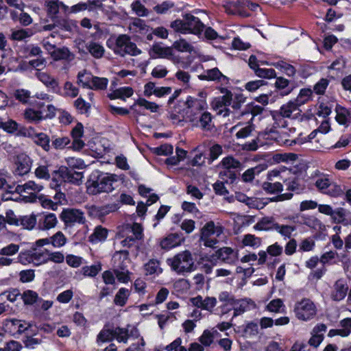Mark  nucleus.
Instances as JSON below:
<instances>
[{
  "label": "nucleus",
  "instance_id": "f257e3e1",
  "mask_svg": "<svg viewBox=\"0 0 351 351\" xmlns=\"http://www.w3.org/2000/svg\"><path fill=\"white\" fill-rule=\"evenodd\" d=\"M143 228L138 223L126 224L121 227L117 234V239L120 240V244L123 247L130 248L138 244L143 238Z\"/></svg>",
  "mask_w": 351,
  "mask_h": 351
},
{
  "label": "nucleus",
  "instance_id": "f03ea898",
  "mask_svg": "<svg viewBox=\"0 0 351 351\" xmlns=\"http://www.w3.org/2000/svg\"><path fill=\"white\" fill-rule=\"evenodd\" d=\"M171 269L178 275H184L195 270V263L191 253L185 250L167 259Z\"/></svg>",
  "mask_w": 351,
  "mask_h": 351
},
{
  "label": "nucleus",
  "instance_id": "7ed1b4c3",
  "mask_svg": "<svg viewBox=\"0 0 351 351\" xmlns=\"http://www.w3.org/2000/svg\"><path fill=\"white\" fill-rule=\"evenodd\" d=\"M171 27L178 32L182 34L192 33L194 34H200L204 27L199 18L190 14H186L183 20L177 19L171 22Z\"/></svg>",
  "mask_w": 351,
  "mask_h": 351
},
{
  "label": "nucleus",
  "instance_id": "20e7f679",
  "mask_svg": "<svg viewBox=\"0 0 351 351\" xmlns=\"http://www.w3.org/2000/svg\"><path fill=\"white\" fill-rule=\"evenodd\" d=\"M16 259L17 263L23 265L32 264L34 266H40L47 263V250L32 247L29 250L21 252Z\"/></svg>",
  "mask_w": 351,
  "mask_h": 351
},
{
  "label": "nucleus",
  "instance_id": "39448f33",
  "mask_svg": "<svg viewBox=\"0 0 351 351\" xmlns=\"http://www.w3.org/2000/svg\"><path fill=\"white\" fill-rule=\"evenodd\" d=\"M114 181V177H90L86 182L87 192L91 195L110 192Z\"/></svg>",
  "mask_w": 351,
  "mask_h": 351
},
{
  "label": "nucleus",
  "instance_id": "423d86ee",
  "mask_svg": "<svg viewBox=\"0 0 351 351\" xmlns=\"http://www.w3.org/2000/svg\"><path fill=\"white\" fill-rule=\"evenodd\" d=\"M317 306L308 298H303L295 302L293 312L295 317L301 321L308 322L313 319L317 314Z\"/></svg>",
  "mask_w": 351,
  "mask_h": 351
},
{
  "label": "nucleus",
  "instance_id": "0eeeda50",
  "mask_svg": "<svg viewBox=\"0 0 351 351\" xmlns=\"http://www.w3.org/2000/svg\"><path fill=\"white\" fill-rule=\"evenodd\" d=\"M223 233L221 226H216L212 221L207 222L202 228L200 240L204 245L214 247L218 243L217 238Z\"/></svg>",
  "mask_w": 351,
  "mask_h": 351
},
{
  "label": "nucleus",
  "instance_id": "6e6552de",
  "mask_svg": "<svg viewBox=\"0 0 351 351\" xmlns=\"http://www.w3.org/2000/svg\"><path fill=\"white\" fill-rule=\"evenodd\" d=\"M114 52L121 56L125 54L137 56L141 53V51L137 48L136 45L132 43L129 36L120 35L116 40Z\"/></svg>",
  "mask_w": 351,
  "mask_h": 351
},
{
  "label": "nucleus",
  "instance_id": "1a4fd4ad",
  "mask_svg": "<svg viewBox=\"0 0 351 351\" xmlns=\"http://www.w3.org/2000/svg\"><path fill=\"white\" fill-rule=\"evenodd\" d=\"M5 191L8 193H27L33 195L34 193L40 191L43 189V186L40 183H36L34 181H29L25 184L21 185L17 184L15 181L10 178V182H7Z\"/></svg>",
  "mask_w": 351,
  "mask_h": 351
},
{
  "label": "nucleus",
  "instance_id": "9d476101",
  "mask_svg": "<svg viewBox=\"0 0 351 351\" xmlns=\"http://www.w3.org/2000/svg\"><path fill=\"white\" fill-rule=\"evenodd\" d=\"M315 185L320 192L330 196L338 197L343 193L341 186L327 177L317 180Z\"/></svg>",
  "mask_w": 351,
  "mask_h": 351
},
{
  "label": "nucleus",
  "instance_id": "9b49d317",
  "mask_svg": "<svg viewBox=\"0 0 351 351\" xmlns=\"http://www.w3.org/2000/svg\"><path fill=\"white\" fill-rule=\"evenodd\" d=\"M61 219L67 226L74 223H84L86 219L82 211L78 209H64L61 214Z\"/></svg>",
  "mask_w": 351,
  "mask_h": 351
},
{
  "label": "nucleus",
  "instance_id": "f8f14e48",
  "mask_svg": "<svg viewBox=\"0 0 351 351\" xmlns=\"http://www.w3.org/2000/svg\"><path fill=\"white\" fill-rule=\"evenodd\" d=\"M306 165L304 163H298L295 165H293L287 163V166L280 167L278 169H276L272 171V176H279L281 173L285 176H289L291 174L300 176L306 174Z\"/></svg>",
  "mask_w": 351,
  "mask_h": 351
},
{
  "label": "nucleus",
  "instance_id": "ddd939ff",
  "mask_svg": "<svg viewBox=\"0 0 351 351\" xmlns=\"http://www.w3.org/2000/svg\"><path fill=\"white\" fill-rule=\"evenodd\" d=\"M190 302L193 306L203 310L212 312L214 307L217 305V298L215 297H206L203 298L201 295H197L191 298Z\"/></svg>",
  "mask_w": 351,
  "mask_h": 351
},
{
  "label": "nucleus",
  "instance_id": "4468645a",
  "mask_svg": "<svg viewBox=\"0 0 351 351\" xmlns=\"http://www.w3.org/2000/svg\"><path fill=\"white\" fill-rule=\"evenodd\" d=\"M71 12H77L82 10H88L90 12H97L100 10L101 12H108L104 8L101 0H92L88 1L86 3H80L73 5L71 8Z\"/></svg>",
  "mask_w": 351,
  "mask_h": 351
},
{
  "label": "nucleus",
  "instance_id": "2eb2a0df",
  "mask_svg": "<svg viewBox=\"0 0 351 351\" xmlns=\"http://www.w3.org/2000/svg\"><path fill=\"white\" fill-rule=\"evenodd\" d=\"M113 269H128L130 263L129 252L127 250H119L114 252L112 258Z\"/></svg>",
  "mask_w": 351,
  "mask_h": 351
},
{
  "label": "nucleus",
  "instance_id": "dca6fc26",
  "mask_svg": "<svg viewBox=\"0 0 351 351\" xmlns=\"http://www.w3.org/2000/svg\"><path fill=\"white\" fill-rule=\"evenodd\" d=\"M348 286L346 282L343 279H339L335 282L330 293V298L332 300L339 302L345 298L348 293Z\"/></svg>",
  "mask_w": 351,
  "mask_h": 351
},
{
  "label": "nucleus",
  "instance_id": "f3484780",
  "mask_svg": "<svg viewBox=\"0 0 351 351\" xmlns=\"http://www.w3.org/2000/svg\"><path fill=\"white\" fill-rule=\"evenodd\" d=\"M59 174V176H73L66 167L61 166L58 169H55L53 166H40L36 171V176H50V174Z\"/></svg>",
  "mask_w": 351,
  "mask_h": 351
},
{
  "label": "nucleus",
  "instance_id": "a211bd4d",
  "mask_svg": "<svg viewBox=\"0 0 351 351\" xmlns=\"http://www.w3.org/2000/svg\"><path fill=\"white\" fill-rule=\"evenodd\" d=\"M327 330V326L324 324H318L314 326L311 331V337L309 339L308 343L310 346L317 348L324 339V332Z\"/></svg>",
  "mask_w": 351,
  "mask_h": 351
},
{
  "label": "nucleus",
  "instance_id": "6ab92c4d",
  "mask_svg": "<svg viewBox=\"0 0 351 351\" xmlns=\"http://www.w3.org/2000/svg\"><path fill=\"white\" fill-rule=\"evenodd\" d=\"M38 226L40 230H49L54 228L57 223V217L54 213H43L38 216Z\"/></svg>",
  "mask_w": 351,
  "mask_h": 351
},
{
  "label": "nucleus",
  "instance_id": "aec40b11",
  "mask_svg": "<svg viewBox=\"0 0 351 351\" xmlns=\"http://www.w3.org/2000/svg\"><path fill=\"white\" fill-rule=\"evenodd\" d=\"M216 256L228 264H234L238 258V252L229 247H223L216 252Z\"/></svg>",
  "mask_w": 351,
  "mask_h": 351
},
{
  "label": "nucleus",
  "instance_id": "412c9836",
  "mask_svg": "<svg viewBox=\"0 0 351 351\" xmlns=\"http://www.w3.org/2000/svg\"><path fill=\"white\" fill-rule=\"evenodd\" d=\"M184 239L180 234L178 233L169 234L160 241V245L162 249L169 250L181 245Z\"/></svg>",
  "mask_w": 351,
  "mask_h": 351
},
{
  "label": "nucleus",
  "instance_id": "4be33fe9",
  "mask_svg": "<svg viewBox=\"0 0 351 351\" xmlns=\"http://www.w3.org/2000/svg\"><path fill=\"white\" fill-rule=\"evenodd\" d=\"M218 299L221 303L220 308L222 313H227L233 309L236 299L228 291L221 292L219 294Z\"/></svg>",
  "mask_w": 351,
  "mask_h": 351
},
{
  "label": "nucleus",
  "instance_id": "5701e85b",
  "mask_svg": "<svg viewBox=\"0 0 351 351\" xmlns=\"http://www.w3.org/2000/svg\"><path fill=\"white\" fill-rule=\"evenodd\" d=\"M75 177H53L49 184L51 189H54L56 191H60L62 184L65 185L66 182H71L77 185H80L82 182V178Z\"/></svg>",
  "mask_w": 351,
  "mask_h": 351
},
{
  "label": "nucleus",
  "instance_id": "b1692460",
  "mask_svg": "<svg viewBox=\"0 0 351 351\" xmlns=\"http://www.w3.org/2000/svg\"><path fill=\"white\" fill-rule=\"evenodd\" d=\"M16 165V172L17 176H25L30 171V158L25 154H21L17 156Z\"/></svg>",
  "mask_w": 351,
  "mask_h": 351
},
{
  "label": "nucleus",
  "instance_id": "393cba45",
  "mask_svg": "<svg viewBox=\"0 0 351 351\" xmlns=\"http://www.w3.org/2000/svg\"><path fill=\"white\" fill-rule=\"evenodd\" d=\"M114 337L119 343H127L128 339L130 337H138L139 336L138 332L136 329L133 328L129 331L124 328L117 327L114 329Z\"/></svg>",
  "mask_w": 351,
  "mask_h": 351
},
{
  "label": "nucleus",
  "instance_id": "a878e982",
  "mask_svg": "<svg viewBox=\"0 0 351 351\" xmlns=\"http://www.w3.org/2000/svg\"><path fill=\"white\" fill-rule=\"evenodd\" d=\"M254 307V302L247 298L235 300V302L234 304L233 309L234 310V316H238L241 315L244 312L250 310L252 308Z\"/></svg>",
  "mask_w": 351,
  "mask_h": 351
},
{
  "label": "nucleus",
  "instance_id": "bb28decb",
  "mask_svg": "<svg viewBox=\"0 0 351 351\" xmlns=\"http://www.w3.org/2000/svg\"><path fill=\"white\" fill-rule=\"evenodd\" d=\"M278 223L272 217H265L261 219L254 226L256 230L271 231L275 230Z\"/></svg>",
  "mask_w": 351,
  "mask_h": 351
},
{
  "label": "nucleus",
  "instance_id": "cd10ccee",
  "mask_svg": "<svg viewBox=\"0 0 351 351\" xmlns=\"http://www.w3.org/2000/svg\"><path fill=\"white\" fill-rule=\"evenodd\" d=\"M153 58H170L173 55L172 47H162L158 43H155L152 47Z\"/></svg>",
  "mask_w": 351,
  "mask_h": 351
},
{
  "label": "nucleus",
  "instance_id": "c85d7f7f",
  "mask_svg": "<svg viewBox=\"0 0 351 351\" xmlns=\"http://www.w3.org/2000/svg\"><path fill=\"white\" fill-rule=\"evenodd\" d=\"M225 12L228 14L239 15L242 17H247L249 16L245 11L243 10L242 1H237L236 2L228 3L224 5Z\"/></svg>",
  "mask_w": 351,
  "mask_h": 351
},
{
  "label": "nucleus",
  "instance_id": "c756f323",
  "mask_svg": "<svg viewBox=\"0 0 351 351\" xmlns=\"http://www.w3.org/2000/svg\"><path fill=\"white\" fill-rule=\"evenodd\" d=\"M51 56L55 61L62 60L71 61L74 59V55L65 47L56 48L51 52Z\"/></svg>",
  "mask_w": 351,
  "mask_h": 351
},
{
  "label": "nucleus",
  "instance_id": "7c9ffc66",
  "mask_svg": "<svg viewBox=\"0 0 351 351\" xmlns=\"http://www.w3.org/2000/svg\"><path fill=\"white\" fill-rule=\"evenodd\" d=\"M108 236V230L101 226H97L94 232L90 235L88 241L93 243L96 244L99 242L104 241Z\"/></svg>",
  "mask_w": 351,
  "mask_h": 351
},
{
  "label": "nucleus",
  "instance_id": "2f4dec72",
  "mask_svg": "<svg viewBox=\"0 0 351 351\" xmlns=\"http://www.w3.org/2000/svg\"><path fill=\"white\" fill-rule=\"evenodd\" d=\"M191 285L188 280L179 278L173 284V292L176 295H182L186 293L190 289Z\"/></svg>",
  "mask_w": 351,
  "mask_h": 351
},
{
  "label": "nucleus",
  "instance_id": "473e14b6",
  "mask_svg": "<svg viewBox=\"0 0 351 351\" xmlns=\"http://www.w3.org/2000/svg\"><path fill=\"white\" fill-rule=\"evenodd\" d=\"M232 100V94L230 91L226 90V94L222 97L216 98L213 102L214 109H220L231 104Z\"/></svg>",
  "mask_w": 351,
  "mask_h": 351
},
{
  "label": "nucleus",
  "instance_id": "72a5a7b5",
  "mask_svg": "<svg viewBox=\"0 0 351 351\" xmlns=\"http://www.w3.org/2000/svg\"><path fill=\"white\" fill-rule=\"evenodd\" d=\"M266 309L271 313H283L286 311V306L282 300L277 298L271 300L267 304Z\"/></svg>",
  "mask_w": 351,
  "mask_h": 351
},
{
  "label": "nucleus",
  "instance_id": "f704fd0d",
  "mask_svg": "<svg viewBox=\"0 0 351 351\" xmlns=\"http://www.w3.org/2000/svg\"><path fill=\"white\" fill-rule=\"evenodd\" d=\"M86 49L95 58H101L105 51L103 46L92 41L86 44Z\"/></svg>",
  "mask_w": 351,
  "mask_h": 351
},
{
  "label": "nucleus",
  "instance_id": "c9c22d12",
  "mask_svg": "<svg viewBox=\"0 0 351 351\" xmlns=\"http://www.w3.org/2000/svg\"><path fill=\"white\" fill-rule=\"evenodd\" d=\"M36 76L44 84H45L47 86L50 87L53 89H55L58 85V83L56 79L52 77L51 75H49L47 73L40 72V69L36 70Z\"/></svg>",
  "mask_w": 351,
  "mask_h": 351
},
{
  "label": "nucleus",
  "instance_id": "e433bc0d",
  "mask_svg": "<svg viewBox=\"0 0 351 351\" xmlns=\"http://www.w3.org/2000/svg\"><path fill=\"white\" fill-rule=\"evenodd\" d=\"M21 298L25 305H36L40 297L36 291L27 289L23 292Z\"/></svg>",
  "mask_w": 351,
  "mask_h": 351
},
{
  "label": "nucleus",
  "instance_id": "4c0bfd02",
  "mask_svg": "<svg viewBox=\"0 0 351 351\" xmlns=\"http://www.w3.org/2000/svg\"><path fill=\"white\" fill-rule=\"evenodd\" d=\"M130 295V291L129 289L123 287L121 288L114 296V303L119 306H125Z\"/></svg>",
  "mask_w": 351,
  "mask_h": 351
},
{
  "label": "nucleus",
  "instance_id": "58836bf2",
  "mask_svg": "<svg viewBox=\"0 0 351 351\" xmlns=\"http://www.w3.org/2000/svg\"><path fill=\"white\" fill-rule=\"evenodd\" d=\"M144 267L146 275H159L162 272L159 261L155 259L149 260L148 263L145 265Z\"/></svg>",
  "mask_w": 351,
  "mask_h": 351
},
{
  "label": "nucleus",
  "instance_id": "ea45409f",
  "mask_svg": "<svg viewBox=\"0 0 351 351\" xmlns=\"http://www.w3.org/2000/svg\"><path fill=\"white\" fill-rule=\"evenodd\" d=\"M133 94V90L130 87H123L114 90L108 97L110 99H121L125 100V97H130Z\"/></svg>",
  "mask_w": 351,
  "mask_h": 351
},
{
  "label": "nucleus",
  "instance_id": "a19ab883",
  "mask_svg": "<svg viewBox=\"0 0 351 351\" xmlns=\"http://www.w3.org/2000/svg\"><path fill=\"white\" fill-rule=\"evenodd\" d=\"M114 329H110L104 327L97 335V343H105L112 341L114 337Z\"/></svg>",
  "mask_w": 351,
  "mask_h": 351
},
{
  "label": "nucleus",
  "instance_id": "79ce46f5",
  "mask_svg": "<svg viewBox=\"0 0 351 351\" xmlns=\"http://www.w3.org/2000/svg\"><path fill=\"white\" fill-rule=\"evenodd\" d=\"M221 164L223 168L227 169L228 170H231L232 169H239L241 165L238 160H235L232 156H228L224 158L222 160ZM230 176H236L235 172H231V171H230Z\"/></svg>",
  "mask_w": 351,
  "mask_h": 351
},
{
  "label": "nucleus",
  "instance_id": "37998d69",
  "mask_svg": "<svg viewBox=\"0 0 351 351\" xmlns=\"http://www.w3.org/2000/svg\"><path fill=\"white\" fill-rule=\"evenodd\" d=\"M198 126L202 130L209 131L212 128V116L210 112H204L201 114L198 119Z\"/></svg>",
  "mask_w": 351,
  "mask_h": 351
},
{
  "label": "nucleus",
  "instance_id": "c03bdc74",
  "mask_svg": "<svg viewBox=\"0 0 351 351\" xmlns=\"http://www.w3.org/2000/svg\"><path fill=\"white\" fill-rule=\"evenodd\" d=\"M300 104H298L296 99L291 101L287 104L282 106L280 109V114L284 117H291L293 112L296 110Z\"/></svg>",
  "mask_w": 351,
  "mask_h": 351
},
{
  "label": "nucleus",
  "instance_id": "a18cd8bd",
  "mask_svg": "<svg viewBox=\"0 0 351 351\" xmlns=\"http://www.w3.org/2000/svg\"><path fill=\"white\" fill-rule=\"evenodd\" d=\"M92 78H93V76L90 73L87 72L86 70H83L77 74V83L82 84L84 88H90Z\"/></svg>",
  "mask_w": 351,
  "mask_h": 351
},
{
  "label": "nucleus",
  "instance_id": "49530a36",
  "mask_svg": "<svg viewBox=\"0 0 351 351\" xmlns=\"http://www.w3.org/2000/svg\"><path fill=\"white\" fill-rule=\"evenodd\" d=\"M275 85L278 89L282 90V95H288L293 90V86L289 85V81L282 77L276 78Z\"/></svg>",
  "mask_w": 351,
  "mask_h": 351
},
{
  "label": "nucleus",
  "instance_id": "de8ad7c7",
  "mask_svg": "<svg viewBox=\"0 0 351 351\" xmlns=\"http://www.w3.org/2000/svg\"><path fill=\"white\" fill-rule=\"evenodd\" d=\"M276 227V228L275 231L283 237L285 239H290L292 233L296 230V227L295 226L280 225L278 223Z\"/></svg>",
  "mask_w": 351,
  "mask_h": 351
},
{
  "label": "nucleus",
  "instance_id": "09e8293b",
  "mask_svg": "<svg viewBox=\"0 0 351 351\" xmlns=\"http://www.w3.org/2000/svg\"><path fill=\"white\" fill-rule=\"evenodd\" d=\"M37 223V218L34 215H25L20 217L19 226L27 230H32Z\"/></svg>",
  "mask_w": 351,
  "mask_h": 351
},
{
  "label": "nucleus",
  "instance_id": "8fccbe9b",
  "mask_svg": "<svg viewBox=\"0 0 351 351\" xmlns=\"http://www.w3.org/2000/svg\"><path fill=\"white\" fill-rule=\"evenodd\" d=\"M261 239L254 234H247L244 235L242 243L245 246H250L253 248H257L261 245Z\"/></svg>",
  "mask_w": 351,
  "mask_h": 351
},
{
  "label": "nucleus",
  "instance_id": "3c124183",
  "mask_svg": "<svg viewBox=\"0 0 351 351\" xmlns=\"http://www.w3.org/2000/svg\"><path fill=\"white\" fill-rule=\"evenodd\" d=\"M101 270V265L100 263L90 266H84L82 268L83 275L90 278L96 276Z\"/></svg>",
  "mask_w": 351,
  "mask_h": 351
},
{
  "label": "nucleus",
  "instance_id": "603ef678",
  "mask_svg": "<svg viewBox=\"0 0 351 351\" xmlns=\"http://www.w3.org/2000/svg\"><path fill=\"white\" fill-rule=\"evenodd\" d=\"M66 238L64 234L61 232L58 231L52 237H50L51 244L54 247H61L64 246L66 243Z\"/></svg>",
  "mask_w": 351,
  "mask_h": 351
},
{
  "label": "nucleus",
  "instance_id": "864d4df0",
  "mask_svg": "<svg viewBox=\"0 0 351 351\" xmlns=\"http://www.w3.org/2000/svg\"><path fill=\"white\" fill-rule=\"evenodd\" d=\"M108 80L106 77H99L93 76L92 83L89 89L92 90H104L106 88Z\"/></svg>",
  "mask_w": 351,
  "mask_h": 351
},
{
  "label": "nucleus",
  "instance_id": "5fc2aeb1",
  "mask_svg": "<svg viewBox=\"0 0 351 351\" xmlns=\"http://www.w3.org/2000/svg\"><path fill=\"white\" fill-rule=\"evenodd\" d=\"M24 116L27 120L36 123L44 119L41 111L34 110L30 108L25 111Z\"/></svg>",
  "mask_w": 351,
  "mask_h": 351
},
{
  "label": "nucleus",
  "instance_id": "6e6d98bb",
  "mask_svg": "<svg viewBox=\"0 0 351 351\" xmlns=\"http://www.w3.org/2000/svg\"><path fill=\"white\" fill-rule=\"evenodd\" d=\"M335 111L337 112V121L341 125L346 124L347 122V117L350 115L349 110L340 106H337Z\"/></svg>",
  "mask_w": 351,
  "mask_h": 351
},
{
  "label": "nucleus",
  "instance_id": "4d7b16f0",
  "mask_svg": "<svg viewBox=\"0 0 351 351\" xmlns=\"http://www.w3.org/2000/svg\"><path fill=\"white\" fill-rule=\"evenodd\" d=\"M202 79L208 80H226V77L223 75L217 68H214L206 71V74L202 76Z\"/></svg>",
  "mask_w": 351,
  "mask_h": 351
},
{
  "label": "nucleus",
  "instance_id": "13d9d810",
  "mask_svg": "<svg viewBox=\"0 0 351 351\" xmlns=\"http://www.w3.org/2000/svg\"><path fill=\"white\" fill-rule=\"evenodd\" d=\"M172 48H175L181 52H191L193 50V46L184 39H180L179 40L175 41L173 44Z\"/></svg>",
  "mask_w": 351,
  "mask_h": 351
},
{
  "label": "nucleus",
  "instance_id": "bf43d9fd",
  "mask_svg": "<svg viewBox=\"0 0 351 351\" xmlns=\"http://www.w3.org/2000/svg\"><path fill=\"white\" fill-rule=\"evenodd\" d=\"M263 188L265 191L270 193H276L282 191V185L278 182L274 183L269 182H264Z\"/></svg>",
  "mask_w": 351,
  "mask_h": 351
},
{
  "label": "nucleus",
  "instance_id": "052dcab7",
  "mask_svg": "<svg viewBox=\"0 0 351 351\" xmlns=\"http://www.w3.org/2000/svg\"><path fill=\"white\" fill-rule=\"evenodd\" d=\"M341 337H346L351 333V318H345L339 322Z\"/></svg>",
  "mask_w": 351,
  "mask_h": 351
},
{
  "label": "nucleus",
  "instance_id": "680f3d73",
  "mask_svg": "<svg viewBox=\"0 0 351 351\" xmlns=\"http://www.w3.org/2000/svg\"><path fill=\"white\" fill-rule=\"evenodd\" d=\"M65 260L67 265L73 268L80 267L84 261L83 258L73 254L66 255Z\"/></svg>",
  "mask_w": 351,
  "mask_h": 351
},
{
  "label": "nucleus",
  "instance_id": "e2e57ef3",
  "mask_svg": "<svg viewBox=\"0 0 351 351\" xmlns=\"http://www.w3.org/2000/svg\"><path fill=\"white\" fill-rule=\"evenodd\" d=\"M20 281L23 283L32 282L35 278V272L33 269L22 270L19 273Z\"/></svg>",
  "mask_w": 351,
  "mask_h": 351
},
{
  "label": "nucleus",
  "instance_id": "0e129e2a",
  "mask_svg": "<svg viewBox=\"0 0 351 351\" xmlns=\"http://www.w3.org/2000/svg\"><path fill=\"white\" fill-rule=\"evenodd\" d=\"M315 246V242L312 237H308L303 239L300 243V250L302 252H310L313 250Z\"/></svg>",
  "mask_w": 351,
  "mask_h": 351
},
{
  "label": "nucleus",
  "instance_id": "69168bd1",
  "mask_svg": "<svg viewBox=\"0 0 351 351\" xmlns=\"http://www.w3.org/2000/svg\"><path fill=\"white\" fill-rule=\"evenodd\" d=\"M19 250V245L14 243H10L0 250V254L2 256H12L16 254Z\"/></svg>",
  "mask_w": 351,
  "mask_h": 351
},
{
  "label": "nucleus",
  "instance_id": "338daca9",
  "mask_svg": "<svg viewBox=\"0 0 351 351\" xmlns=\"http://www.w3.org/2000/svg\"><path fill=\"white\" fill-rule=\"evenodd\" d=\"M73 295L72 289H67L59 293L56 300L61 304H67L72 300Z\"/></svg>",
  "mask_w": 351,
  "mask_h": 351
},
{
  "label": "nucleus",
  "instance_id": "774afa93",
  "mask_svg": "<svg viewBox=\"0 0 351 351\" xmlns=\"http://www.w3.org/2000/svg\"><path fill=\"white\" fill-rule=\"evenodd\" d=\"M182 339L178 337L165 348L167 351H187L185 347L182 346Z\"/></svg>",
  "mask_w": 351,
  "mask_h": 351
}]
</instances>
